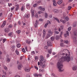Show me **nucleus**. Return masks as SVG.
<instances>
[{"label": "nucleus", "mask_w": 77, "mask_h": 77, "mask_svg": "<svg viewBox=\"0 0 77 77\" xmlns=\"http://www.w3.org/2000/svg\"><path fill=\"white\" fill-rule=\"evenodd\" d=\"M30 67L29 66H28L27 68L25 69V71H26V72H29V71H30Z\"/></svg>", "instance_id": "nucleus-5"}, {"label": "nucleus", "mask_w": 77, "mask_h": 77, "mask_svg": "<svg viewBox=\"0 0 77 77\" xmlns=\"http://www.w3.org/2000/svg\"><path fill=\"white\" fill-rule=\"evenodd\" d=\"M45 63H43L42 64H41V65L42 66V67L43 68H45Z\"/></svg>", "instance_id": "nucleus-26"}, {"label": "nucleus", "mask_w": 77, "mask_h": 77, "mask_svg": "<svg viewBox=\"0 0 77 77\" xmlns=\"http://www.w3.org/2000/svg\"><path fill=\"white\" fill-rule=\"evenodd\" d=\"M49 54H51V49H50L48 51Z\"/></svg>", "instance_id": "nucleus-39"}, {"label": "nucleus", "mask_w": 77, "mask_h": 77, "mask_svg": "<svg viewBox=\"0 0 77 77\" xmlns=\"http://www.w3.org/2000/svg\"><path fill=\"white\" fill-rule=\"evenodd\" d=\"M60 21L61 22H62L63 24H64V23H66V22L65 21V20H62V19L60 20Z\"/></svg>", "instance_id": "nucleus-28"}, {"label": "nucleus", "mask_w": 77, "mask_h": 77, "mask_svg": "<svg viewBox=\"0 0 77 77\" xmlns=\"http://www.w3.org/2000/svg\"><path fill=\"white\" fill-rule=\"evenodd\" d=\"M12 34H13V33L12 32H10L8 34V36H12Z\"/></svg>", "instance_id": "nucleus-29"}, {"label": "nucleus", "mask_w": 77, "mask_h": 77, "mask_svg": "<svg viewBox=\"0 0 77 77\" xmlns=\"http://www.w3.org/2000/svg\"><path fill=\"white\" fill-rule=\"evenodd\" d=\"M48 34H49V35H51H51H53V32H51V30H49L48 31Z\"/></svg>", "instance_id": "nucleus-11"}, {"label": "nucleus", "mask_w": 77, "mask_h": 77, "mask_svg": "<svg viewBox=\"0 0 77 77\" xmlns=\"http://www.w3.org/2000/svg\"><path fill=\"white\" fill-rule=\"evenodd\" d=\"M6 38L3 39V43H5V41H6Z\"/></svg>", "instance_id": "nucleus-54"}, {"label": "nucleus", "mask_w": 77, "mask_h": 77, "mask_svg": "<svg viewBox=\"0 0 77 77\" xmlns=\"http://www.w3.org/2000/svg\"><path fill=\"white\" fill-rule=\"evenodd\" d=\"M39 62L41 65V64L42 65V63H45L46 62V60L44 59V57L42 55H41L40 56Z\"/></svg>", "instance_id": "nucleus-2"}, {"label": "nucleus", "mask_w": 77, "mask_h": 77, "mask_svg": "<svg viewBox=\"0 0 77 77\" xmlns=\"http://www.w3.org/2000/svg\"><path fill=\"white\" fill-rule=\"evenodd\" d=\"M77 67L76 66H73L72 67V69L74 71H75V70H76V69H77Z\"/></svg>", "instance_id": "nucleus-21"}, {"label": "nucleus", "mask_w": 77, "mask_h": 77, "mask_svg": "<svg viewBox=\"0 0 77 77\" xmlns=\"http://www.w3.org/2000/svg\"><path fill=\"white\" fill-rule=\"evenodd\" d=\"M53 5L54 6H56L57 5V3L56 2L55 0H53Z\"/></svg>", "instance_id": "nucleus-15"}, {"label": "nucleus", "mask_w": 77, "mask_h": 77, "mask_svg": "<svg viewBox=\"0 0 77 77\" xmlns=\"http://www.w3.org/2000/svg\"><path fill=\"white\" fill-rule=\"evenodd\" d=\"M38 9H40V10H41V11H44L45 10V8H42V6H39L38 7Z\"/></svg>", "instance_id": "nucleus-8"}, {"label": "nucleus", "mask_w": 77, "mask_h": 77, "mask_svg": "<svg viewBox=\"0 0 77 77\" xmlns=\"http://www.w3.org/2000/svg\"><path fill=\"white\" fill-rule=\"evenodd\" d=\"M56 39H57H57H59V36L58 35H56Z\"/></svg>", "instance_id": "nucleus-46"}, {"label": "nucleus", "mask_w": 77, "mask_h": 77, "mask_svg": "<svg viewBox=\"0 0 77 77\" xmlns=\"http://www.w3.org/2000/svg\"><path fill=\"white\" fill-rule=\"evenodd\" d=\"M15 77H20L19 75H16Z\"/></svg>", "instance_id": "nucleus-64"}, {"label": "nucleus", "mask_w": 77, "mask_h": 77, "mask_svg": "<svg viewBox=\"0 0 77 77\" xmlns=\"http://www.w3.org/2000/svg\"><path fill=\"white\" fill-rule=\"evenodd\" d=\"M17 47L18 48H20V47H21V45L20 44H18L17 45Z\"/></svg>", "instance_id": "nucleus-38"}, {"label": "nucleus", "mask_w": 77, "mask_h": 77, "mask_svg": "<svg viewBox=\"0 0 77 77\" xmlns=\"http://www.w3.org/2000/svg\"><path fill=\"white\" fill-rule=\"evenodd\" d=\"M22 51L24 53H26V51H25V49L24 48H23L22 49Z\"/></svg>", "instance_id": "nucleus-49"}, {"label": "nucleus", "mask_w": 77, "mask_h": 77, "mask_svg": "<svg viewBox=\"0 0 77 77\" xmlns=\"http://www.w3.org/2000/svg\"><path fill=\"white\" fill-rule=\"evenodd\" d=\"M47 44L48 46H51L52 45L51 41H48L47 42Z\"/></svg>", "instance_id": "nucleus-4"}, {"label": "nucleus", "mask_w": 77, "mask_h": 77, "mask_svg": "<svg viewBox=\"0 0 77 77\" xmlns=\"http://www.w3.org/2000/svg\"><path fill=\"white\" fill-rule=\"evenodd\" d=\"M26 17L27 18H29V17H30V15H29V14H27L26 16Z\"/></svg>", "instance_id": "nucleus-33"}, {"label": "nucleus", "mask_w": 77, "mask_h": 77, "mask_svg": "<svg viewBox=\"0 0 77 77\" xmlns=\"http://www.w3.org/2000/svg\"><path fill=\"white\" fill-rule=\"evenodd\" d=\"M39 21H43V19H40L39 20Z\"/></svg>", "instance_id": "nucleus-57"}, {"label": "nucleus", "mask_w": 77, "mask_h": 77, "mask_svg": "<svg viewBox=\"0 0 77 77\" xmlns=\"http://www.w3.org/2000/svg\"><path fill=\"white\" fill-rule=\"evenodd\" d=\"M65 20H66V21H69V19L68 18V16H66L65 18Z\"/></svg>", "instance_id": "nucleus-36"}, {"label": "nucleus", "mask_w": 77, "mask_h": 77, "mask_svg": "<svg viewBox=\"0 0 77 77\" xmlns=\"http://www.w3.org/2000/svg\"><path fill=\"white\" fill-rule=\"evenodd\" d=\"M72 8V7L70 6H68V10H70L71 9V8Z\"/></svg>", "instance_id": "nucleus-41"}, {"label": "nucleus", "mask_w": 77, "mask_h": 77, "mask_svg": "<svg viewBox=\"0 0 77 77\" xmlns=\"http://www.w3.org/2000/svg\"><path fill=\"white\" fill-rule=\"evenodd\" d=\"M15 46L13 45L11 47V49L12 51H15Z\"/></svg>", "instance_id": "nucleus-23"}, {"label": "nucleus", "mask_w": 77, "mask_h": 77, "mask_svg": "<svg viewBox=\"0 0 77 77\" xmlns=\"http://www.w3.org/2000/svg\"><path fill=\"white\" fill-rule=\"evenodd\" d=\"M17 33H18V34H19V33H20L21 32V31H20V30H18L17 31H16Z\"/></svg>", "instance_id": "nucleus-47"}, {"label": "nucleus", "mask_w": 77, "mask_h": 77, "mask_svg": "<svg viewBox=\"0 0 77 77\" xmlns=\"http://www.w3.org/2000/svg\"><path fill=\"white\" fill-rule=\"evenodd\" d=\"M57 3L58 5H60L62 3V1H59Z\"/></svg>", "instance_id": "nucleus-27"}, {"label": "nucleus", "mask_w": 77, "mask_h": 77, "mask_svg": "<svg viewBox=\"0 0 77 77\" xmlns=\"http://www.w3.org/2000/svg\"><path fill=\"white\" fill-rule=\"evenodd\" d=\"M39 71L40 72H44V70L43 69H39Z\"/></svg>", "instance_id": "nucleus-43"}, {"label": "nucleus", "mask_w": 77, "mask_h": 77, "mask_svg": "<svg viewBox=\"0 0 77 77\" xmlns=\"http://www.w3.org/2000/svg\"><path fill=\"white\" fill-rule=\"evenodd\" d=\"M38 24V21L36 20V23L35 24L34 26H35V27H37V24Z\"/></svg>", "instance_id": "nucleus-22"}, {"label": "nucleus", "mask_w": 77, "mask_h": 77, "mask_svg": "<svg viewBox=\"0 0 77 77\" xmlns=\"http://www.w3.org/2000/svg\"><path fill=\"white\" fill-rule=\"evenodd\" d=\"M35 69H36L37 70H38V67L36 66H35Z\"/></svg>", "instance_id": "nucleus-62"}, {"label": "nucleus", "mask_w": 77, "mask_h": 77, "mask_svg": "<svg viewBox=\"0 0 77 77\" xmlns=\"http://www.w3.org/2000/svg\"><path fill=\"white\" fill-rule=\"evenodd\" d=\"M66 34H64V37H65V38L67 36V35L69 36V32H68V31H66Z\"/></svg>", "instance_id": "nucleus-14"}, {"label": "nucleus", "mask_w": 77, "mask_h": 77, "mask_svg": "<svg viewBox=\"0 0 77 77\" xmlns=\"http://www.w3.org/2000/svg\"><path fill=\"white\" fill-rule=\"evenodd\" d=\"M73 41L77 43V37L73 36Z\"/></svg>", "instance_id": "nucleus-3"}, {"label": "nucleus", "mask_w": 77, "mask_h": 77, "mask_svg": "<svg viewBox=\"0 0 77 77\" xmlns=\"http://www.w3.org/2000/svg\"><path fill=\"white\" fill-rule=\"evenodd\" d=\"M48 48V46H45V49H47V48Z\"/></svg>", "instance_id": "nucleus-53"}, {"label": "nucleus", "mask_w": 77, "mask_h": 77, "mask_svg": "<svg viewBox=\"0 0 77 77\" xmlns=\"http://www.w3.org/2000/svg\"><path fill=\"white\" fill-rule=\"evenodd\" d=\"M26 43L29 44H30V43L31 42V41H30V40L29 39H27L26 40Z\"/></svg>", "instance_id": "nucleus-16"}, {"label": "nucleus", "mask_w": 77, "mask_h": 77, "mask_svg": "<svg viewBox=\"0 0 77 77\" xmlns=\"http://www.w3.org/2000/svg\"><path fill=\"white\" fill-rule=\"evenodd\" d=\"M22 67H23V66H22L21 64H19V65H18V69L19 70H20V69H21Z\"/></svg>", "instance_id": "nucleus-10"}, {"label": "nucleus", "mask_w": 77, "mask_h": 77, "mask_svg": "<svg viewBox=\"0 0 77 77\" xmlns=\"http://www.w3.org/2000/svg\"><path fill=\"white\" fill-rule=\"evenodd\" d=\"M9 16L10 17H11L12 16V14L10 13L9 14Z\"/></svg>", "instance_id": "nucleus-51"}, {"label": "nucleus", "mask_w": 77, "mask_h": 77, "mask_svg": "<svg viewBox=\"0 0 77 77\" xmlns=\"http://www.w3.org/2000/svg\"><path fill=\"white\" fill-rule=\"evenodd\" d=\"M6 22L5 21H4L3 24L1 26L2 27H3L6 25Z\"/></svg>", "instance_id": "nucleus-18"}, {"label": "nucleus", "mask_w": 77, "mask_h": 77, "mask_svg": "<svg viewBox=\"0 0 77 77\" xmlns=\"http://www.w3.org/2000/svg\"><path fill=\"white\" fill-rule=\"evenodd\" d=\"M25 50H26V51H27L28 50H27V47H25Z\"/></svg>", "instance_id": "nucleus-60"}, {"label": "nucleus", "mask_w": 77, "mask_h": 77, "mask_svg": "<svg viewBox=\"0 0 77 77\" xmlns=\"http://www.w3.org/2000/svg\"><path fill=\"white\" fill-rule=\"evenodd\" d=\"M16 11H18V9H19V5H16Z\"/></svg>", "instance_id": "nucleus-30"}, {"label": "nucleus", "mask_w": 77, "mask_h": 77, "mask_svg": "<svg viewBox=\"0 0 77 77\" xmlns=\"http://www.w3.org/2000/svg\"><path fill=\"white\" fill-rule=\"evenodd\" d=\"M59 32L57 31H55V34H59Z\"/></svg>", "instance_id": "nucleus-56"}, {"label": "nucleus", "mask_w": 77, "mask_h": 77, "mask_svg": "<svg viewBox=\"0 0 77 77\" xmlns=\"http://www.w3.org/2000/svg\"><path fill=\"white\" fill-rule=\"evenodd\" d=\"M33 75L35 77H38V76H39V75L37 74V73H35Z\"/></svg>", "instance_id": "nucleus-34"}, {"label": "nucleus", "mask_w": 77, "mask_h": 77, "mask_svg": "<svg viewBox=\"0 0 77 77\" xmlns=\"http://www.w3.org/2000/svg\"><path fill=\"white\" fill-rule=\"evenodd\" d=\"M54 18L55 20H56V21H57V22L58 23H60V22L59 21V20L58 19H57V18Z\"/></svg>", "instance_id": "nucleus-31"}, {"label": "nucleus", "mask_w": 77, "mask_h": 77, "mask_svg": "<svg viewBox=\"0 0 77 77\" xmlns=\"http://www.w3.org/2000/svg\"><path fill=\"white\" fill-rule=\"evenodd\" d=\"M15 52L17 54V55H18L19 54V52H18V51L17 49H16L15 51Z\"/></svg>", "instance_id": "nucleus-32"}, {"label": "nucleus", "mask_w": 77, "mask_h": 77, "mask_svg": "<svg viewBox=\"0 0 77 77\" xmlns=\"http://www.w3.org/2000/svg\"><path fill=\"white\" fill-rule=\"evenodd\" d=\"M26 7L27 8L29 7V8H28V9H30V7H31L30 5V4H26Z\"/></svg>", "instance_id": "nucleus-19"}, {"label": "nucleus", "mask_w": 77, "mask_h": 77, "mask_svg": "<svg viewBox=\"0 0 77 77\" xmlns=\"http://www.w3.org/2000/svg\"><path fill=\"white\" fill-rule=\"evenodd\" d=\"M10 31V29H9L8 28H6L5 29V32H6V33H8Z\"/></svg>", "instance_id": "nucleus-12"}, {"label": "nucleus", "mask_w": 77, "mask_h": 77, "mask_svg": "<svg viewBox=\"0 0 77 77\" xmlns=\"http://www.w3.org/2000/svg\"><path fill=\"white\" fill-rule=\"evenodd\" d=\"M3 74H5V75H6V72H5L4 71V70L2 71Z\"/></svg>", "instance_id": "nucleus-58"}, {"label": "nucleus", "mask_w": 77, "mask_h": 77, "mask_svg": "<svg viewBox=\"0 0 77 77\" xmlns=\"http://www.w3.org/2000/svg\"><path fill=\"white\" fill-rule=\"evenodd\" d=\"M53 11H54V12L55 13H58V12H59V11L58 10L56 9H54Z\"/></svg>", "instance_id": "nucleus-25"}, {"label": "nucleus", "mask_w": 77, "mask_h": 77, "mask_svg": "<svg viewBox=\"0 0 77 77\" xmlns=\"http://www.w3.org/2000/svg\"><path fill=\"white\" fill-rule=\"evenodd\" d=\"M45 17L46 18H47L48 17V14H47L46 13H45Z\"/></svg>", "instance_id": "nucleus-24"}, {"label": "nucleus", "mask_w": 77, "mask_h": 77, "mask_svg": "<svg viewBox=\"0 0 77 77\" xmlns=\"http://www.w3.org/2000/svg\"><path fill=\"white\" fill-rule=\"evenodd\" d=\"M54 74L53 73H51V76H54Z\"/></svg>", "instance_id": "nucleus-59"}, {"label": "nucleus", "mask_w": 77, "mask_h": 77, "mask_svg": "<svg viewBox=\"0 0 77 77\" xmlns=\"http://www.w3.org/2000/svg\"><path fill=\"white\" fill-rule=\"evenodd\" d=\"M46 35V32H45V30L44 29L43 32V37L44 38H45V36Z\"/></svg>", "instance_id": "nucleus-7"}, {"label": "nucleus", "mask_w": 77, "mask_h": 77, "mask_svg": "<svg viewBox=\"0 0 77 77\" xmlns=\"http://www.w3.org/2000/svg\"><path fill=\"white\" fill-rule=\"evenodd\" d=\"M37 5H38V4H35L33 5V7H34V8H35V7H36V6H37Z\"/></svg>", "instance_id": "nucleus-44"}, {"label": "nucleus", "mask_w": 77, "mask_h": 77, "mask_svg": "<svg viewBox=\"0 0 77 77\" xmlns=\"http://www.w3.org/2000/svg\"><path fill=\"white\" fill-rule=\"evenodd\" d=\"M8 27L10 28H12V25H10Z\"/></svg>", "instance_id": "nucleus-55"}, {"label": "nucleus", "mask_w": 77, "mask_h": 77, "mask_svg": "<svg viewBox=\"0 0 77 77\" xmlns=\"http://www.w3.org/2000/svg\"><path fill=\"white\" fill-rule=\"evenodd\" d=\"M34 12H35V11H34L33 10H31V16L32 18H33V16H34Z\"/></svg>", "instance_id": "nucleus-6"}, {"label": "nucleus", "mask_w": 77, "mask_h": 77, "mask_svg": "<svg viewBox=\"0 0 77 77\" xmlns=\"http://www.w3.org/2000/svg\"><path fill=\"white\" fill-rule=\"evenodd\" d=\"M25 9V6L24 5H23L21 8V10L22 11H23V10Z\"/></svg>", "instance_id": "nucleus-20"}, {"label": "nucleus", "mask_w": 77, "mask_h": 77, "mask_svg": "<svg viewBox=\"0 0 77 77\" xmlns=\"http://www.w3.org/2000/svg\"><path fill=\"white\" fill-rule=\"evenodd\" d=\"M68 31H70V30H71V27H69L68 29Z\"/></svg>", "instance_id": "nucleus-45"}, {"label": "nucleus", "mask_w": 77, "mask_h": 77, "mask_svg": "<svg viewBox=\"0 0 77 77\" xmlns=\"http://www.w3.org/2000/svg\"><path fill=\"white\" fill-rule=\"evenodd\" d=\"M47 22L48 23L45 24V27H47V25L48 24V23H49V24H51V22H50V21L48 20Z\"/></svg>", "instance_id": "nucleus-13"}, {"label": "nucleus", "mask_w": 77, "mask_h": 77, "mask_svg": "<svg viewBox=\"0 0 77 77\" xmlns=\"http://www.w3.org/2000/svg\"><path fill=\"white\" fill-rule=\"evenodd\" d=\"M63 42L64 43L66 44H68V40L64 41Z\"/></svg>", "instance_id": "nucleus-35"}, {"label": "nucleus", "mask_w": 77, "mask_h": 77, "mask_svg": "<svg viewBox=\"0 0 77 77\" xmlns=\"http://www.w3.org/2000/svg\"><path fill=\"white\" fill-rule=\"evenodd\" d=\"M60 45L61 47H64V45L63 43H61L60 44Z\"/></svg>", "instance_id": "nucleus-37"}, {"label": "nucleus", "mask_w": 77, "mask_h": 77, "mask_svg": "<svg viewBox=\"0 0 77 77\" xmlns=\"http://www.w3.org/2000/svg\"><path fill=\"white\" fill-rule=\"evenodd\" d=\"M73 34L75 36H77V30H75L74 31Z\"/></svg>", "instance_id": "nucleus-17"}, {"label": "nucleus", "mask_w": 77, "mask_h": 77, "mask_svg": "<svg viewBox=\"0 0 77 77\" xmlns=\"http://www.w3.org/2000/svg\"><path fill=\"white\" fill-rule=\"evenodd\" d=\"M4 67L5 69V70H8V68H7V66H4Z\"/></svg>", "instance_id": "nucleus-42"}, {"label": "nucleus", "mask_w": 77, "mask_h": 77, "mask_svg": "<svg viewBox=\"0 0 77 77\" xmlns=\"http://www.w3.org/2000/svg\"><path fill=\"white\" fill-rule=\"evenodd\" d=\"M38 59V57H35V60H37V59Z\"/></svg>", "instance_id": "nucleus-63"}, {"label": "nucleus", "mask_w": 77, "mask_h": 77, "mask_svg": "<svg viewBox=\"0 0 77 77\" xmlns=\"http://www.w3.org/2000/svg\"><path fill=\"white\" fill-rule=\"evenodd\" d=\"M35 18H38V15L37 14H35Z\"/></svg>", "instance_id": "nucleus-40"}, {"label": "nucleus", "mask_w": 77, "mask_h": 77, "mask_svg": "<svg viewBox=\"0 0 77 77\" xmlns=\"http://www.w3.org/2000/svg\"><path fill=\"white\" fill-rule=\"evenodd\" d=\"M63 51L65 52L66 53H63L62 52H60L58 55H57L54 57H60V59L58 60L57 64L60 72H62L63 71V65L62 64L63 61L67 62H69L70 61V54L68 50L66 49H64Z\"/></svg>", "instance_id": "nucleus-1"}, {"label": "nucleus", "mask_w": 77, "mask_h": 77, "mask_svg": "<svg viewBox=\"0 0 77 77\" xmlns=\"http://www.w3.org/2000/svg\"><path fill=\"white\" fill-rule=\"evenodd\" d=\"M38 14H42V11H39L38 12Z\"/></svg>", "instance_id": "nucleus-48"}, {"label": "nucleus", "mask_w": 77, "mask_h": 77, "mask_svg": "<svg viewBox=\"0 0 77 77\" xmlns=\"http://www.w3.org/2000/svg\"><path fill=\"white\" fill-rule=\"evenodd\" d=\"M50 36H51L49 34L47 33L45 36V39H48V38H50Z\"/></svg>", "instance_id": "nucleus-9"}, {"label": "nucleus", "mask_w": 77, "mask_h": 77, "mask_svg": "<svg viewBox=\"0 0 77 77\" xmlns=\"http://www.w3.org/2000/svg\"><path fill=\"white\" fill-rule=\"evenodd\" d=\"M51 41H54V37H51Z\"/></svg>", "instance_id": "nucleus-50"}, {"label": "nucleus", "mask_w": 77, "mask_h": 77, "mask_svg": "<svg viewBox=\"0 0 77 77\" xmlns=\"http://www.w3.org/2000/svg\"><path fill=\"white\" fill-rule=\"evenodd\" d=\"M10 60H11L10 59H9V58H8L7 59V61H8V62H9Z\"/></svg>", "instance_id": "nucleus-52"}, {"label": "nucleus", "mask_w": 77, "mask_h": 77, "mask_svg": "<svg viewBox=\"0 0 77 77\" xmlns=\"http://www.w3.org/2000/svg\"><path fill=\"white\" fill-rule=\"evenodd\" d=\"M60 28H61V29H63V26H60Z\"/></svg>", "instance_id": "nucleus-61"}]
</instances>
